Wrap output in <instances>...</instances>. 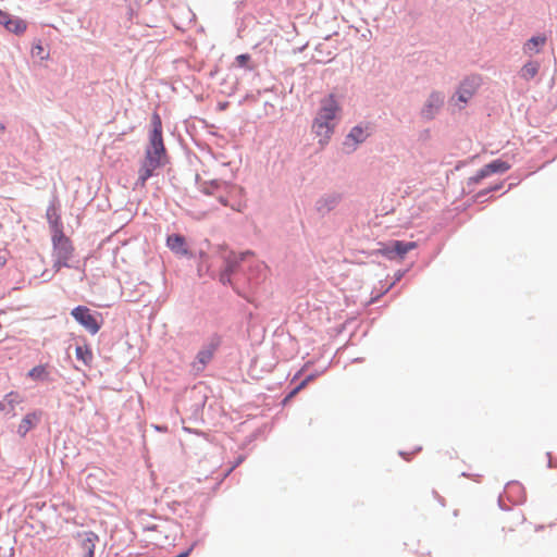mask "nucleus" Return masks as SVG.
Here are the masks:
<instances>
[{"label": "nucleus", "instance_id": "1", "mask_svg": "<svg viewBox=\"0 0 557 557\" xmlns=\"http://www.w3.org/2000/svg\"><path fill=\"white\" fill-rule=\"evenodd\" d=\"M144 159L149 161V163L153 162L162 166L169 163V154L163 141L162 120L157 112H153L151 115L149 138L145 148Z\"/></svg>", "mask_w": 557, "mask_h": 557}, {"label": "nucleus", "instance_id": "2", "mask_svg": "<svg viewBox=\"0 0 557 557\" xmlns=\"http://www.w3.org/2000/svg\"><path fill=\"white\" fill-rule=\"evenodd\" d=\"M379 244L381 245L380 248L369 251L363 250L362 253L367 255L368 257L382 256L391 261L397 259L401 260L410 250L417 248L418 246L417 242H406L399 239H391L386 243Z\"/></svg>", "mask_w": 557, "mask_h": 557}, {"label": "nucleus", "instance_id": "3", "mask_svg": "<svg viewBox=\"0 0 557 557\" xmlns=\"http://www.w3.org/2000/svg\"><path fill=\"white\" fill-rule=\"evenodd\" d=\"M70 314L75 320V322L84 327L90 335H96L102 327V313L96 310H91L85 305H78L74 307Z\"/></svg>", "mask_w": 557, "mask_h": 557}, {"label": "nucleus", "instance_id": "4", "mask_svg": "<svg viewBox=\"0 0 557 557\" xmlns=\"http://www.w3.org/2000/svg\"><path fill=\"white\" fill-rule=\"evenodd\" d=\"M342 111V107L338 102L337 96L334 92H330L320 100V108L317 113V121L319 126L326 125V122H331L336 119L337 113Z\"/></svg>", "mask_w": 557, "mask_h": 557}, {"label": "nucleus", "instance_id": "5", "mask_svg": "<svg viewBox=\"0 0 557 557\" xmlns=\"http://www.w3.org/2000/svg\"><path fill=\"white\" fill-rule=\"evenodd\" d=\"M52 257H61V259L71 260L74 255V246L69 236L63 232L51 235Z\"/></svg>", "mask_w": 557, "mask_h": 557}, {"label": "nucleus", "instance_id": "6", "mask_svg": "<svg viewBox=\"0 0 557 557\" xmlns=\"http://www.w3.org/2000/svg\"><path fill=\"white\" fill-rule=\"evenodd\" d=\"M166 247L177 257L187 259L196 258V251H193L187 244L186 237L180 233H172L166 237Z\"/></svg>", "mask_w": 557, "mask_h": 557}, {"label": "nucleus", "instance_id": "7", "mask_svg": "<svg viewBox=\"0 0 557 557\" xmlns=\"http://www.w3.org/2000/svg\"><path fill=\"white\" fill-rule=\"evenodd\" d=\"M481 83L482 79L479 75H471L463 78L456 89L457 100L465 104L468 103L481 86Z\"/></svg>", "mask_w": 557, "mask_h": 557}, {"label": "nucleus", "instance_id": "8", "mask_svg": "<svg viewBox=\"0 0 557 557\" xmlns=\"http://www.w3.org/2000/svg\"><path fill=\"white\" fill-rule=\"evenodd\" d=\"M444 102H445V95L443 91H438V90H433L423 108L421 109V117L426 120V121H431L433 120L436 114L440 112V110L443 108L444 106Z\"/></svg>", "mask_w": 557, "mask_h": 557}, {"label": "nucleus", "instance_id": "9", "mask_svg": "<svg viewBox=\"0 0 557 557\" xmlns=\"http://www.w3.org/2000/svg\"><path fill=\"white\" fill-rule=\"evenodd\" d=\"M78 541L81 557H95L96 544L99 542V535L94 531H79L75 534Z\"/></svg>", "mask_w": 557, "mask_h": 557}, {"label": "nucleus", "instance_id": "10", "mask_svg": "<svg viewBox=\"0 0 557 557\" xmlns=\"http://www.w3.org/2000/svg\"><path fill=\"white\" fill-rule=\"evenodd\" d=\"M0 25L16 36L24 34L27 29L26 21L2 9H0Z\"/></svg>", "mask_w": 557, "mask_h": 557}, {"label": "nucleus", "instance_id": "11", "mask_svg": "<svg viewBox=\"0 0 557 557\" xmlns=\"http://www.w3.org/2000/svg\"><path fill=\"white\" fill-rule=\"evenodd\" d=\"M342 199L339 193L324 194L315 201V210L321 216H325L341 203Z\"/></svg>", "mask_w": 557, "mask_h": 557}, {"label": "nucleus", "instance_id": "12", "mask_svg": "<svg viewBox=\"0 0 557 557\" xmlns=\"http://www.w3.org/2000/svg\"><path fill=\"white\" fill-rule=\"evenodd\" d=\"M52 369L49 363H40L28 370L26 377L36 383H53Z\"/></svg>", "mask_w": 557, "mask_h": 557}, {"label": "nucleus", "instance_id": "13", "mask_svg": "<svg viewBox=\"0 0 557 557\" xmlns=\"http://www.w3.org/2000/svg\"><path fill=\"white\" fill-rule=\"evenodd\" d=\"M216 252L221 255L224 262V267L222 270L232 275L235 274L240 267V262L244 259L243 256L238 257L235 255V252L227 251L222 246L216 247Z\"/></svg>", "mask_w": 557, "mask_h": 557}, {"label": "nucleus", "instance_id": "14", "mask_svg": "<svg viewBox=\"0 0 557 557\" xmlns=\"http://www.w3.org/2000/svg\"><path fill=\"white\" fill-rule=\"evenodd\" d=\"M42 414V410L39 409L26 413L17 426V434L21 437H25L32 429L39 424Z\"/></svg>", "mask_w": 557, "mask_h": 557}, {"label": "nucleus", "instance_id": "15", "mask_svg": "<svg viewBox=\"0 0 557 557\" xmlns=\"http://www.w3.org/2000/svg\"><path fill=\"white\" fill-rule=\"evenodd\" d=\"M366 129L367 127L364 128L360 124L355 125L346 135L343 145L345 147H350L349 151H355L357 146L364 143L368 138L369 134H366Z\"/></svg>", "mask_w": 557, "mask_h": 557}, {"label": "nucleus", "instance_id": "16", "mask_svg": "<svg viewBox=\"0 0 557 557\" xmlns=\"http://www.w3.org/2000/svg\"><path fill=\"white\" fill-rule=\"evenodd\" d=\"M504 494L513 505L522 504L525 500V491L518 481H510L505 485Z\"/></svg>", "mask_w": 557, "mask_h": 557}, {"label": "nucleus", "instance_id": "17", "mask_svg": "<svg viewBox=\"0 0 557 557\" xmlns=\"http://www.w3.org/2000/svg\"><path fill=\"white\" fill-rule=\"evenodd\" d=\"M46 218L51 231V235L58 232H63V222L59 212V208L55 207L54 201H51L47 208Z\"/></svg>", "mask_w": 557, "mask_h": 557}, {"label": "nucleus", "instance_id": "18", "mask_svg": "<svg viewBox=\"0 0 557 557\" xmlns=\"http://www.w3.org/2000/svg\"><path fill=\"white\" fill-rule=\"evenodd\" d=\"M547 38L544 34L532 36L524 42L522 47L523 53L528 55L540 53L543 50Z\"/></svg>", "mask_w": 557, "mask_h": 557}, {"label": "nucleus", "instance_id": "19", "mask_svg": "<svg viewBox=\"0 0 557 557\" xmlns=\"http://www.w3.org/2000/svg\"><path fill=\"white\" fill-rule=\"evenodd\" d=\"M193 260H195L197 263V272L200 277L203 275H209L210 277L214 276L213 273H211L212 264L209 262L208 252H206L203 249H199L196 252V258Z\"/></svg>", "mask_w": 557, "mask_h": 557}, {"label": "nucleus", "instance_id": "20", "mask_svg": "<svg viewBox=\"0 0 557 557\" xmlns=\"http://www.w3.org/2000/svg\"><path fill=\"white\" fill-rule=\"evenodd\" d=\"M222 187L227 189L230 187V183L215 178L211 181H205L200 185V191L207 196H214Z\"/></svg>", "mask_w": 557, "mask_h": 557}, {"label": "nucleus", "instance_id": "21", "mask_svg": "<svg viewBox=\"0 0 557 557\" xmlns=\"http://www.w3.org/2000/svg\"><path fill=\"white\" fill-rule=\"evenodd\" d=\"M484 168L488 175H492L504 174L511 168V165L507 161H504L503 159H495L485 164Z\"/></svg>", "mask_w": 557, "mask_h": 557}, {"label": "nucleus", "instance_id": "22", "mask_svg": "<svg viewBox=\"0 0 557 557\" xmlns=\"http://www.w3.org/2000/svg\"><path fill=\"white\" fill-rule=\"evenodd\" d=\"M540 66L537 61H528L520 71V77L525 81L533 79L539 73Z\"/></svg>", "mask_w": 557, "mask_h": 557}, {"label": "nucleus", "instance_id": "23", "mask_svg": "<svg viewBox=\"0 0 557 557\" xmlns=\"http://www.w3.org/2000/svg\"><path fill=\"white\" fill-rule=\"evenodd\" d=\"M488 173L485 168H481L473 176H470L467 181V187L462 188L463 194H470L473 191V186L480 183L482 180L488 177Z\"/></svg>", "mask_w": 557, "mask_h": 557}, {"label": "nucleus", "instance_id": "24", "mask_svg": "<svg viewBox=\"0 0 557 557\" xmlns=\"http://www.w3.org/2000/svg\"><path fill=\"white\" fill-rule=\"evenodd\" d=\"M163 168L161 164H154L153 162L149 163L146 159H144L140 163L138 175L144 180L148 181L150 177L154 175V171L157 169Z\"/></svg>", "mask_w": 557, "mask_h": 557}, {"label": "nucleus", "instance_id": "25", "mask_svg": "<svg viewBox=\"0 0 557 557\" xmlns=\"http://www.w3.org/2000/svg\"><path fill=\"white\" fill-rule=\"evenodd\" d=\"M213 354L210 352V350H205L203 348H200L199 351L196 355V362L194 363V368L199 370H203L207 364L212 360Z\"/></svg>", "mask_w": 557, "mask_h": 557}, {"label": "nucleus", "instance_id": "26", "mask_svg": "<svg viewBox=\"0 0 557 557\" xmlns=\"http://www.w3.org/2000/svg\"><path fill=\"white\" fill-rule=\"evenodd\" d=\"M75 356L78 361H82L85 366H89L92 361V351L88 345L79 346L75 348Z\"/></svg>", "mask_w": 557, "mask_h": 557}, {"label": "nucleus", "instance_id": "27", "mask_svg": "<svg viewBox=\"0 0 557 557\" xmlns=\"http://www.w3.org/2000/svg\"><path fill=\"white\" fill-rule=\"evenodd\" d=\"M312 131L317 136L322 137L324 134H333L335 125L327 121L325 126H319V122L317 121V117H314L312 122Z\"/></svg>", "mask_w": 557, "mask_h": 557}, {"label": "nucleus", "instance_id": "28", "mask_svg": "<svg viewBox=\"0 0 557 557\" xmlns=\"http://www.w3.org/2000/svg\"><path fill=\"white\" fill-rule=\"evenodd\" d=\"M222 344V336L218 333H213L207 342L203 344L201 348L205 350H210L211 354L214 355V352L219 349V347Z\"/></svg>", "mask_w": 557, "mask_h": 557}, {"label": "nucleus", "instance_id": "29", "mask_svg": "<svg viewBox=\"0 0 557 557\" xmlns=\"http://www.w3.org/2000/svg\"><path fill=\"white\" fill-rule=\"evenodd\" d=\"M30 53L33 57L39 58L40 60H47L49 52L45 51L41 39H35L32 44Z\"/></svg>", "mask_w": 557, "mask_h": 557}, {"label": "nucleus", "instance_id": "30", "mask_svg": "<svg viewBox=\"0 0 557 557\" xmlns=\"http://www.w3.org/2000/svg\"><path fill=\"white\" fill-rule=\"evenodd\" d=\"M235 65L247 71L255 70V66L251 64V55L249 53H242L236 55Z\"/></svg>", "mask_w": 557, "mask_h": 557}, {"label": "nucleus", "instance_id": "31", "mask_svg": "<svg viewBox=\"0 0 557 557\" xmlns=\"http://www.w3.org/2000/svg\"><path fill=\"white\" fill-rule=\"evenodd\" d=\"M53 258V270L54 272H59L62 268L67 269H78L76 264L71 262V260L67 259H61V257H52Z\"/></svg>", "mask_w": 557, "mask_h": 557}, {"label": "nucleus", "instance_id": "32", "mask_svg": "<svg viewBox=\"0 0 557 557\" xmlns=\"http://www.w3.org/2000/svg\"><path fill=\"white\" fill-rule=\"evenodd\" d=\"M3 399L11 405V409L14 411L15 405L21 401L20 395L17 392H10L4 395Z\"/></svg>", "mask_w": 557, "mask_h": 557}, {"label": "nucleus", "instance_id": "33", "mask_svg": "<svg viewBox=\"0 0 557 557\" xmlns=\"http://www.w3.org/2000/svg\"><path fill=\"white\" fill-rule=\"evenodd\" d=\"M490 194L491 193H490L487 187L484 188V189H481L480 191H478L476 194H474L472 196V201L473 202H484V201L487 200V197H488Z\"/></svg>", "mask_w": 557, "mask_h": 557}, {"label": "nucleus", "instance_id": "34", "mask_svg": "<svg viewBox=\"0 0 557 557\" xmlns=\"http://www.w3.org/2000/svg\"><path fill=\"white\" fill-rule=\"evenodd\" d=\"M408 272V269L397 270L394 273L392 283L387 286L386 290H389L397 282H399Z\"/></svg>", "mask_w": 557, "mask_h": 557}, {"label": "nucleus", "instance_id": "35", "mask_svg": "<svg viewBox=\"0 0 557 557\" xmlns=\"http://www.w3.org/2000/svg\"><path fill=\"white\" fill-rule=\"evenodd\" d=\"M219 282L224 286L232 285V274L221 270L219 274Z\"/></svg>", "mask_w": 557, "mask_h": 557}, {"label": "nucleus", "instance_id": "36", "mask_svg": "<svg viewBox=\"0 0 557 557\" xmlns=\"http://www.w3.org/2000/svg\"><path fill=\"white\" fill-rule=\"evenodd\" d=\"M302 387H300V384L298 383L282 400L283 405H286L294 396H296Z\"/></svg>", "mask_w": 557, "mask_h": 557}, {"label": "nucleus", "instance_id": "37", "mask_svg": "<svg viewBox=\"0 0 557 557\" xmlns=\"http://www.w3.org/2000/svg\"><path fill=\"white\" fill-rule=\"evenodd\" d=\"M0 412L14 416V411L11 409V405L8 404V401H5L4 399L0 400Z\"/></svg>", "mask_w": 557, "mask_h": 557}, {"label": "nucleus", "instance_id": "38", "mask_svg": "<svg viewBox=\"0 0 557 557\" xmlns=\"http://www.w3.org/2000/svg\"><path fill=\"white\" fill-rule=\"evenodd\" d=\"M317 376H318V373H310V374L306 375V377L299 382L300 387L305 388L308 385V383L313 381Z\"/></svg>", "mask_w": 557, "mask_h": 557}, {"label": "nucleus", "instance_id": "39", "mask_svg": "<svg viewBox=\"0 0 557 557\" xmlns=\"http://www.w3.org/2000/svg\"><path fill=\"white\" fill-rule=\"evenodd\" d=\"M421 449H422V447H421V446H417L412 453H407V451H404V450H399V453H398V454H399V456H400L401 458H404L405 460H410V456H411V455H413V454H416V453H418V451H420Z\"/></svg>", "mask_w": 557, "mask_h": 557}, {"label": "nucleus", "instance_id": "40", "mask_svg": "<svg viewBox=\"0 0 557 557\" xmlns=\"http://www.w3.org/2000/svg\"><path fill=\"white\" fill-rule=\"evenodd\" d=\"M497 504H498V507H499V509H500V510H503V511H508V510H510V507H509V506H507V505L504 503V497H503V495H502V494L498 496Z\"/></svg>", "mask_w": 557, "mask_h": 557}, {"label": "nucleus", "instance_id": "41", "mask_svg": "<svg viewBox=\"0 0 557 557\" xmlns=\"http://www.w3.org/2000/svg\"><path fill=\"white\" fill-rule=\"evenodd\" d=\"M503 186H504V182H499V183L488 186L487 188H488L490 193H494V191L502 189Z\"/></svg>", "mask_w": 557, "mask_h": 557}, {"label": "nucleus", "instance_id": "42", "mask_svg": "<svg viewBox=\"0 0 557 557\" xmlns=\"http://www.w3.org/2000/svg\"><path fill=\"white\" fill-rule=\"evenodd\" d=\"M216 199H218L219 203H221L223 207H228L230 201H228V198H227L226 196H224V195H219V196L216 197Z\"/></svg>", "mask_w": 557, "mask_h": 557}, {"label": "nucleus", "instance_id": "43", "mask_svg": "<svg viewBox=\"0 0 557 557\" xmlns=\"http://www.w3.org/2000/svg\"><path fill=\"white\" fill-rule=\"evenodd\" d=\"M332 135L333 134H324V136L320 137L319 144L321 146H325L330 141Z\"/></svg>", "mask_w": 557, "mask_h": 557}, {"label": "nucleus", "instance_id": "44", "mask_svg": "<svg viewBox=\"0 0 557 557\" xmlns=\"http://www.w3.org/2000/svg\"><path fill=\"white\" fill-rule=\"evenodd\" d=\"M146 184H147V181H146V180H144L141 176H139V175H138V178H137V181H136V183H135V187H136V188H137V187H145V186H146Z\"/></svg>", "mask_w": 557, "mask_h": 557}, {"label": "nucleus", "instance_id": "45", "mask_svg": "<svg viewBox=\"0 0 557 557\" xmlns=\"http://www.w3.org/2000/svg\"><path fill=\"white\" fill-rule=\"evenodd\" d=\"M245 457L243 455L238 456L234 462V465L232 466V468L228 470L232 471L234 468H236L237 466H239L243 461H244Z\"/></svg>", "mask_w": 557, "mask_h": 557}, {"label": "nucleus", "instance_id": "46", "mask_svg": "<svg viewBox=\"0 0 557 557\" xmlns=\"http://www.w3.org/2000/svg\"><path fill=\"white\" fill-rule=\"evenodd\" d=\"M243 5H244V1H236L235 2V13L237 15L240 14Z\"/></svg>", "mask_w": 557, "mask_h": 557}, {"label": "nucleus", "instance_id": "47", "mask_svg": "<svg viewBox=\"0 0 557 557\" xmlns=\"http://www.w3.org/2000/svg\"><path fill=\"white\" fill-rule=\"evenodd\" d=\"M230 102L228 101H222L218 103V110L224 111L228 108Z\"/></svg>", "mask_w": 557, "mask_h": 557}, {"label": "nucleus", "instance_id": "48", "mask_svg": "<svg viewBox=\"0 0 557 557\" xmlns=\"http://www.w3.org/2000/svg\"><path fill=\"white\" fill-rule=\"evenodd\" d=\"M546 456H547V458H548L547 467H548V468H555V467H556V465H555V462L553 461L552 453L547 451V453H546Z\"/></svg>", "mask_w": 557, "mask_h": 557}, {"label": "nucleus", "instance_id": "49", "mask_svg": "<svg viewBox=\"0 0 557 557\" xmlns=\"http://www.w3.org/2000/svg\"><path fill=\"white\" fill-rule=\"evenodd\" d=\"M191 549H193V546H191V547H189V548H187V549H185V550H183V552H181V553L177 555V557H187V556L190 554Z\"/></svg>", "mask_w": 557, "mask_h": 557}, {"label": "nucleus", "instance_id": "50", "mask_svg": "<svg viewBox=\"0 0 557 557\" xmlns=\"http://www.w3.org/2000/svg\"><path fill=\"white\" fill-rule=\"evenodd\" d=\"M245 29L244 20H242L240 24L237 27L238 36L242 37V32Z\"/></svg>", "mask_w": 557, "mask_h": 557}, {"label": "nucleus", "instance_id": "51", "mask_svg": "<svg viewBox=\"0 0 557 557\" xmlns=\"http://www.w3.org/2000/svg\"><path fill=\"white\" fill-rule=\"evenodd\" d=\"M5 263H7V258L3 256H0V270L5 265Z\"/></svg>", "mask_w": 557, "mask_h": 557}, {"label": "nucleus", "instance_id": "52", "mask_svg": "<svg viewBox=\"0 0 557 557\" xmlns=\"http://www.w3.org/2000/svg\"><path fill=\"white\" fill-rule=\"evenodd\" d=\"M433 493L436 495V497H437L438 502L441 503V505L445 506V499L442 496L437 495V493L435 491Z\"/></svg>", "mask_w": 557, "mask_h": 557}, {"label": "nucleus", "instance_id": "53", "mask_svg": "<svg viewBox=\"0 0 557 557\" xmlns=\"http://www.w3.org/2000/svg\"><path fill=\"white\" fill-rule=\"evenodd\" d=\"M48 274V271H45L41 276L45 278V281H50L52 278V276H47Z\"/></svg>", "mask_w": 557, "mask_h": 557}, {"label": "nucleus", "instance_id": "54", "mask_svg": "<svg viewBox=\"0 0 557 557\" xmlns=\"http://www.w3.org/2000/svg\"><path fill=\"white\" fill-rule=\"evenodd\" d=\"M7 128V125L3 122H0V132H4Z\"/></svg>", "mask_w": 557, "mask_h": 557}, {"label": "nucleus", "instance_id": "55", "mask_svg": "<svg viewBox=\"0 0 557 557\" xmlns=\"http://www.w3.org/2000/svg\"><path fill=\"white\" fill-rule=\"evenodd\" d=\"M205 403H206V397L202 399V401L200 404L197 405V407L198 408H203Z\"/></svg>", "mask_w": 557, "mask_h": 557}, {"label": "nucleus", "instance_id": "56", "mask_svg": "<svg viewBox=\"0 0 557 557\" xmlns=\"http://www.w3.org/2000/svg\"><path fill=\"white\" fill-rule=\"evenodd\" d=\"M379 298H380V296H376L375 298H372V299H371V302H375V301H377V299H379Z\"/></svg>", "mask_w": 557, "mask_h": 557}, {"label": "nucleus", "instance_id": "57", "mask_svg": "<svg viewBox=\"0 0 557 557\" xmlns=\"http://www.w3.org/2000/svg\"><path fill=\"white\" fill-rule=\"evenodd\" d=\"M354 361L355 362H360V361H362V358H356Z\"/></svg>", "mask_w": 557, "mask_h": 557}, {"label": "nucleus", "instance_id": "58", "mask_svg": "<svg viewBox=\"0 0 557 557\" xmlns=\"http://www.w3.org/2000/svg\"><path fill=\"white\" fill-rule=\"evenodd\" d=\"M386 292H387V290L385 289V292L380 293V295H379V296L381 297V296L385 295V293H386Z\"/></svg>", "mask_w": 557, "mask_h": 557}, {"label": "nucleus", "instance_id": "59", "mask_svg": "<svg viewBox=\"0 0 557 557\" xmlns=\"http://www.w3.org/2000/svg\"><path fill=\"white\" fill-rule=\"evenodd\" d=\"M386 292H387V290L385 289V292L380 293V295H379V296L381 297V296L385 295V293H386Z\"/></svg>", "mask_w": 557, "mask_h": 557}, {"label": "nucleus", "instance_id": "60", "mask_svg": "<svg viewBox=\"0 0 557 557\" xmlns=\"http://www.w3.org/2000/svg\"><path fill=\"white\" fill-rule=\"evenodd\" d=\"M543 528H544L543 525H540V527L536 529V531L542 530Z\"/></svg>", "mask_w": 557, "mask_h": 557}]
</instances>
